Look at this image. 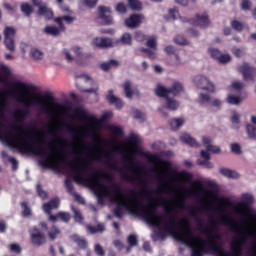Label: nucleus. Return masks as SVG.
<instances>
[{"label": "nucleus", "instance_id": "nucleus-1", "mask_svg": "<svg viewBox=\"0 0 256 256\" xmlns=\"http://www.w3.org/2000/svg\"><path fill=\"white\" fill-rule=\"evenodd\" d=\"M36 89L35 85L15 80L14 87L9 90L8 95L25 107H37L38 115H47L54 125L50 129V135L55 138L54 141L48 142V149H45L39 145L43 143V139L39 138L34 132L24 130L21 127H18L17 131V128L7 127L2 122H0V141H4L10 149H21L25 153H32V155L41 157L39 163L44 169L62 171L63 165H61L57 145L65 147L67 143L57 137V129H59L57 127V117L63 115L65 107L60 103H53V96L51 95H29V91H36ZM6 105L7 101L5 98H1L0 109L6 107Z\"/></svg>", "mask_w": 256, "mask_h": 256}, {"label": "nucleus", "instance_id": "nucleus-2", "mask_svg": "<svg viewBox=\"0 0 256 256\" xmlns=\"http://www.w3.org/2000/svg\"><path fill=\"white\" fill-rule=\"evenodd\" d=\"M75 117H77V119H80V121H88L89 124L82 125L80 128L75 127L71 124H66L64 126V129H66L68 133H73L75 137H85V135H91L94 141H96V143L98 144V147L97 149H95L87 144H82V149L89 150L87 152L83 150H78L77 148H73L71 153L72 155H75L76 158L74 161H69V163H76L77 160L88 161L89 167L87 169H84V176L87 179H92V177H95L99 181V177H101L102 179H106L107 181H113V177L107 172H97L91 176L87 174V171L91 169L90 161H103L104 159L105 165H107V167H109L113 171H119L124 181H127L128 183H137V185L147 187V181L143 179V171H141L139 166L135 165V161L133 159V153H135L134 151H132L130 155L125 156L126 161H128L129 163L127 169L132 171L133 174L123 172V170H121V167H119V164L116 161H113V156L111 152L105 151V149H103V146H101L103 143V139L101 138V135H99V132H97V125H99V119H97L95 115L89 113V111L83 108H78L75 110Z\"/></svg>", "mask_w": 256, "mask_h": 256}, {"label": "nucleus", "instance_id": "nucleus-3", "mask_svg": "<svg viewBox=\"0 0 256 256\" xmlns=\"http://www.w3.org/2000/svg\"><path fill=\"white\" fill-rule=\"evenodd\" d=\"M209 219L212 227L202 229V233L207 235L208 240L196 236L191 229L189 220L186 218L181 220V233H177L175 230L170 229V232L173 234V239L179 241V243H182L183 245H186V247H190V249H192L191 256H203V253H206L207 251H215L216 253H219V256H241L243 255V246L247 243L249 235L256 237L255 233L239 228V225H237L233 219L222 214L221 221L224 222L225 225H230L235 233H240V236L236 237L230 243V252H225L217 246V239H221V234L214 232L215 227H217V221H215L213 215H209Z\"/></svg>", "mask_w": 256, "mask_h": 256}, {"label": "nucleus", "instance_id": "nucleus-4", "mask_svg": "<svg viewBox=\"0 0 256 256\" xmlns=\"http://www.w3.org/2000/svg\"><path fill=\"white\" fill-rule=\"evenodd\" d=\"M68 167L73 173V180L78 183V185L87 183V185L91 187V189L95 192L99 205H103L105 203V197H109L113 203L122 205V207H124L126 211H129L131 215L141 217V201L139 200L135 190H129L132 197H125L123 196V193H121V186H119L117 183L111 182V187L114 189V191H111L110 187H107L96 177H85L84 171L85 169H89V161L87 160L68 162Z\"/></svg>", "mask_w": 256, "mask_h": 256}, {"label": "nucleus", "instance_id": "nucleus-5", "mask_svg": "<svg viewBox=\"0 0 256 256\" xmlns=\"http://www.w3.org/2000/svg\"><path fill=\"white\" fill-rule=\"evenodd\" d=\"M175 209H180V211L187 209L185 196L173 199L171 202L164 200L160 203H154L153 200H150V203L146 206H143V202H141L140 217H143L152 227H157L162 233H167L173 237L171 229H173L175 233H181L177 219L175 215H173Z\"/></svg>", "mask_w": 256, "mask_h": 256}, {"label": "nucleus", "instance_id": "nucleus-6", "mask_svg": "<svg viewBox=\"0 0 256 256\" xmlns=\"http://www.w3.org/2000/svg\"><path fill=\"white\" fill-rule=\"evenodd\" d=\"M193 82L199 89L208 91V93H215V85L207 77L203 75H197L194 77Z\"/></svg>", "mask_w": 256, "mask_h": 256}, {"label": "nucleus", "instance_id": "nucleus-7", "mask_svg": "<svg viewBox=\"0 0 256 256\" xmlns=\"http://www.w3.org/2000/svg\"><path fill=\"white\" fill-rule=\"evenodd\" d=\"M150 161L154 163V167L152 168V173H155L157 181H162L163 177L167 176V171H169V166H166V170H163L159 167V163L161 160L157 155H150Z\"/></svg>", "mask_w": 256, "mask_h": 256}, {"label": "nucleus", "instance_id": "nucleus-8", "mask_svg": "<svg viewBox=\"0 0 256 256\" xmlns=\"http://www.w3.org/2000/svg\"><path fill=\"white\" fill-rule=\"evenodd\" d=\"M4 44L8 51H15V30L13 27L4 29Z\"/></svg>", "mask_w": 256, "mask_h": 256}, {"label": "nucleus", "instance_id": "nucleus-9", "mask_svg": "<svg viewBox=\"0 0 256 256\" xmlns=\"http://www.w3.org/2000/svg\"><path fill=\"white\" fill-rule=\"evenodd\" d=\"M146 46L148 48H141V51L146 53L149 59H155L157 57V37L150 36L146 41Z\"/></svg>", "mask_w": 256, "mask_h": 256}, {"label": "nucleus", "instance_id": "nucleus-10", "mask_svg": "<svg viewBox=\"0 0 256 256\" xmlns=\"http://www.w3.org/2000/svg\"><path fill=\"white\" fill-rule=\"evenodd\" d=\"M59 205H61V200L59 198H54L50 202L43 205V211L46 213V215H49V221H52L55 223L57 221V217L51 214L52 209H59Z\"/></svg>", "mask_w": 256, "mask_h": 256}, {"label": "nucleus", "instance_id": "nucleus-11", "mask_svg": "<svg viewBox=\"0 0 256 256\" xmlns=\"http://www.w3.org/2000/svg\"><path fill=\"white\" fill-rule=\"evenodd\" d=\"M33 5L38 8V15L45 19H53V10L47 7L41 0H32Z\"/></svg>", "mask_w": 256, "mask_h": 256}, {"label": "nucleus", "instance_id": "nucleus-12", "mask_svg": "<svg viewBox=\"0 0 256 256\" xmlns=\"http://www.w3.org/2000/svg\"><path fill=\"white\" fill-rule=\"evenodd\" d=\"M30 237L33 245H36V247H41V245H45L47 242L45 235H43V233H41L37 227H33L30 230Z\"/></svg>", "mask_w": 256, "mask_h": 256}, {"label": "nucleus", "instance_id": "nucleus-13", "mask_svg": "<svg viewBox=\"0 0 256 256\" xmlns=\"http://www.w3.org/2000/svg\"><path fill=\"white\" fill-rule=\"evenodd\" d=\"M62 11H64L65 13H68V15L57 17L54 19V21L55 23H57L59 27H61V29L65 31V25L63 24V21H65V23L70 25V23H73V21H75V17L71 16L72 12L71 10H69V7H63Z\"/></svg>", "mask_w": 256, "mask_h": 256}, {"label": "nucleus", "instance_id": "nucleus-14", "mask_svg": "<svg viewBox=\"0 0 256 256\" xmlns=\"http://www.w3.org/2000/svg\"><path fill=\"white\" fill-rule=\"evenodd\" d=\"M143 19H145V16L143 14H133L129 18L125 20V25L129 29H135L143 23Z\"/></svg>", "mask_w": 256, "mask_h": 256}, {"label": "nucleus", "instance_id": "nucleus-15", "mask_svg": "<svg viewBox=\"0 0 256 256\" xmlns=\"http://www.w3.org/2000/svg\"><path fill=\"white\" fill-rule=\"evenodd\" d=\"M79 81L80 83H87V85H91L90 89L80 88V91H83V93H96L99 91V86H97V84L93 82V79H91V77L88 75H81L79 77Z\"/></svg>", "mask_w": 256, "mask_h": 256}, {"label": "nucleus", "instance_id": "nucleus-16", "mask_svg": "<svg viewBox=\"0 0 256 256\" xmlns=\"http://www.w3.org/2000/svg\"><path fill=\"white\" fill-rule=\"evenodd\" d=\"M92 45L98 49H109L113 47V40L107 37H96L93 39Z\"/></svg>", "mask_w": 256, "mask_h": 256}, {"label": "nucleus", "instance_id": "nucleus-17", "mask_svg": "<svg viewBox=\"0 0 256 256\" xmlns=\"http://www.w3.org/2000/svg\"><path fill=\"white\" fill-rule=\"evenodd\" d=\"M29 115L30 112L27 108H19L12 113V117L14 121H16V123H24V121H27V119H29Z\"/></svg>", "mask_w": 256, "mask_h": 256}, {"label": "nucleus", "instance_id": "nucleus-18", "mask_svg": "<svg viewBox=\"0 0 256 256\" xmlns=\"http://www.w3.org/2000/svg\"><path fill=\"white\" fill-rule=\"evenodd\" d=\"M99 17L106 23V25H111L113 23V18L111 17V8L100 6L98 7Z\"/></svg>", "mask_w": 256, "mask_h": 256}, {"label": "nucleus", "instance_id": "nucleus-19", "mask_svg": "<svg viewBox=\"0 0 256 256\" xmlns=\"http://www.w3.org/2000/svg\"><path fill=\"white\" fill-rule=\"evenodd\" d=\"M240 73H242L245 81H249V79H253L255 77L256 70L255 68L249 66L248 63H244L239 67Z\"/></svg>", "mask_w": 256, "mask_h": 256}, {"label": "nucleus", "instance_id": "nucleus-20", "mask_svg": "<svg viewBox=\"0 0 256 256\" xmlns=\"http://www.w3.org/2000/svg\"><path fill=\"white\" fill-rule=\"evenodd\" d=\"M220 203L221 204L219 206H217L216 208H212L211 204H205L203 209L205 211L214 209L215 211H220V213H224L225 209H227V207H231V201H229V200L221 199Z\"/></svg>", "mask_w": 256, "mask_h": 256}, {"label": "nucleus", "instance_id": "nucleus-21", "mask_svg": "<svg viewBox=\"0 0 256 256\" xmlns=\"http://www.w3.org/2000/svg\"><path fill=\"white\" fill-rule=\"evenodd\" d=\"M191 23L192 25H197L198 27L205 29V27H209V17L207 14L197 15L195 20H192Z\"/></svg>", "mask_w": 256, "mask_h": 256}, {"label": "nucleus", "instance_id": "nucleus-22", "mask_svg": "<svg viewBox=\"0 0 256 256\" xmlns=\"http://www.w3.org/2000/svg\"><path fill=\"white\" fill-rule=\"evenodd\" d=\"M202 144L207 149V151H209L210 153H220L221 152V148H219V146H215V145L211 144V138H209V137L204 136L202 138Z\"/></svg>", "mask_w": 256, "mask_h": 256}, {"label": "nucleus", "instance_id": "nucleus-23", "mask_svg": "<svg viewBox=\"0 0 256 256\" xmlns=\"http://www.w3.org/2000/svg\"><path fill=\"white\" fill-rule=\"evenodd\" d=\"M29 55L33 61H43L45 53L39 48H31Z\"/></svg>", "mask_w": 256, "mask_h": 256}, {"label": "nucleus", "instance_id": "nucleus-24", "mask_svg": "<svg viewBox=\"0 0 256 256\" xmlns=\"http://www.w3.org/2000/svg\"><path fill=\"white\" fill-rule=\"evenodd\" d=\"M65 31L63 28H61V26H46L44 28V33H46V35H52V37H57L59 35H61V32Z\"/></svg>", "mask_w": 256, "mask_h": 256}, {"label": "nucleus", "instance_id": "nucleus-25", "mask_svg": "<svg viewBox=\"0 0 256 256\" xmlns=\"http://www.w3.org/2000/svg\"><path fill=\"white\" fill-rule=\"evenodd\" d=\"M180 141L190 147H198L197 141L191 135L185 133L180 136Z\"/></svg>", "mask_w": 256, "mask_h": 256}, {"label": "nucleus", "instance_id": "nucleus-26", "mask_svg": "<svg viewBox=\"0 0 256 256\" xmlns=\"http://www.w3.org/2000/svg\"><path fill=\"white\" fill-rule=\"evenodd\" d=\"M107 99L109 103L115 105L117 109H121V107H123V101H121V99L117 96L113 95V90H109V95L107 96Z\"/></svg>", "mask_w": 256, "mask_h": 256}, {"label": "nucleus", "instance_id": "nucleus-27", "mask_svg": "<svg viewBox=\"0 0 256 256\" xmlns=\"http://www.w3.org/2000/svg\"><path fill=\"white\" fill-rule=\"evenodd\" d=\"M70 239L78 245L80 249H87V240L85 238H82L81 236L74 234L70 236Z\"/></svg>", "mask_w": 256, "mask_h": 256}, {"label": "nucleus", "instance_id": "nucleus-28", "mask_svg": "<svg viewBox=\"0 0 256 256\" xmlns=\"http://www.w3.org/2000/svg\"><path fill=\"white\" fill-rule=\"evenodd\" d=\"M155 94L158 96V97H165L166 100L169 99L171 97V92L169 89L161 86V85H158L155 89Z\"/></svg>", "mask_w": 256, "mask_h": 256}, {"label": "nucleus", "instance_id": "nucleus-29", "mask_svg": "<svg viewBox=\"0 0 256 256\" xmlns=\"http://www.w3.org/2000/svg\"><path fill=\"white\" fill-rule=\"evenodd\" d=\"M169 90H170V96L173 95V97H176V95L183 93L184 91L183 84L180 82H174L172 84V87Z\"/></svg>", "mask_w": 256, "mask_h": 256}, {"label": "nucleus", "instance_id": "nucleus-30", "mask_svg": "<svg viewBox=\"0 0 256 256\" xmlns=\"http://www.w3.org/2000/svg\"><path fill=\"white\" fill-rule=\"evenodd\" d=\"M1 71L3 76L0 75V83H7V79L13 77V72L7 66H2Z\"/></svg>", "mask_w": 256, "mask_h": 256}, {"label": "nucleus", "instance_id": "nucleus-31", "mask_svg": "<svg viewBox=\"0 0 256 256\" xmlns=\"http://www.w3.org/2000/svg\"><path fill=\"white\" fill-rule=\"evenodd\" d=\"M220 173L223 177H227L228 179H238L239 177V173L227 168H221Z\"/></svg>", "mask_w": 256, "mask_h": 256}, {"label": "nucleus", "instance_id": "nucleus-32", "mask_svg": "<svg viewBox=\"0 0 256 256\" xmlns=\"http://www.w3.org/2000/svg\"><path fill=\"white\" fill-rule=\"evenodd\" d=\"M164 53H166V55H175L176 57V62L175 65H181V61L179 60V55H177V50L171 46L168 45L164 48Z\"/></svg>", "mask_w": 256, "mask_h": 256}, {"label": "nucleus", "instance_id": "nucleus-33", "mask_svg": "<svg viewBox=\"0 0 256 256\" xmlns=\"http://www.w3.org/2000/svg\"><path fill=\"white\" fill-rule=\"evenodd\" d=\"M178 181L182 183H187L193 179V175L187 171H182L177 173Z\"/></svg>", "mask_w": 256, "mask_h": 256}, {"label": "nucleus", "instance_id": "nucleus-34", "mask_svg": "<svg viewBox=\"0 0 256 256\" xmlns=\"http://www.w3.org/2000/svg\"><path fill=\"white\" fill-rule=\"evenodd\" d=\"M185 120L183 118H176L170 121V127L173 131H177V129L183 127Z\"/></svg>", "mask_w": 256, "mask_h": 256}, {"label": "nucleus", "instance_id": "nucleus-35", "mask_svg": "<svg viewBox=\"0 0 256 256\" xmlns=\"http://www.w3.org/2000/svg\"><path fill=\"white\" fill-rule=\"evenodd\" d=\"M235 211L236 213L243 215V217H250L253 219V217H251V213H249V208L245 205L236 206Z\"/></svg>", "mask_w": 256, "mask_h": 256}, {"label": "nucleus", "instance_id": "nucleus-36", "mask_svg": "<svg viewBox=\"0 0 256 256\" xmlns=\"http://www.w3.org/2000/svg\"><path fill=\"white\" fill-rule=\"evenodd\" d=\"M133 84L130 81H126L124 83V93H125V97L127 99H132L133 97Z\"/></svg>", "mask_w": 256, "mask_h": 256}, {"label": "nucleus", "instance_id": "nucleus-37", "mask_svg": "<svg viewBox=\"0 0 256 256\" xmlns=\"http://www.w3.org/2000/svg\"><path fill=\"white\" fill-rule=\"evenodd\" d=\"M87 229L88 231H90L92 235H95V233H103V231H105V225L103 224H98L97 226L88 225Z\"/></svg>", "mask_w": 256, "mask_h": 256}, {"label": "nucleus", "instance_id": "nucleus-38", "mask_svg": "<svg viewBox=\"0 0 256 256\" xmlns=\"http://www.w3.org/2000/svg\"><path fill=\"white\" fill-rule=\"evenodd\" d=\"M199 105H207L211 103V96L207 93H200L198 97Z\"/></svg>", "mask_w": 256, "mask_h": 256}, {"label": "nucleus", "instance_id": "nucleus-39", "mask_svg": "<svg viewBox=\"0 0 256 256\" xmlns=\"http://www.w3.org/2000/svg\"><path fill=\"white\" fill-rule=\"evenodd\" d=\"M166 107L170 109V111H177L179 109V102H177L173 98H167L166 99Z\"/></svg>", "mask_w": 256, "mask_h": 256}, {"label": "nucleus", "instance_id": "nucleus-40", "mask_svg": "<svg viewBox=\"0 0 256 256\" xmlns=\"http://www.w3.org/2000/svg\"><path fill=\"white\" fill-rule=\"evenodd\" d=\"M59 235H61V230L57 226H53L48 232V237L51 239V241H55Z\"/></svg>", "mask_w": 256, "mask_h": 256}, {"label": "nucleus", "instance_id": "nucleus-41", "mask_svg": "<svg viewBox=\"0 0 256 256\" xmlns=\"http://www.w3.org/2000/svg\"><path fill=\"white\" fill-rule=\"evenodd\" d=\"M119 65V62L117 60H110L108 62H104L101 64V69L103 71H109L111 67H117Z\"/></svg>", "mask_w": 256, "mask_h": 256}, {"label": "nucleus", "instance_id": "nucleus-42", "mask_svg": "<svg viewBox=\"0 0 256 256\" xmlns=\"http://www.w3.org/2000/svg\"><path fill=\"white\" fill-rule=\"evenodd\" d=\"M128 5L133 11H141L142 4L139 0H128Z\"/></svg>", "mask_w": 256, "mask_h": 256}, {"label": "nucleus", "instance_id": "nucleus-43", "mask_svg": "<svg viewBox=\"0 0 256 256\" xmlns=\"http://www.w3.org/2000/svg\"><path fill=\"white\" fill-rule=\"evenodd\" d=\"M127 243L130 247H137L139 245V238L135 234L128 236Z\"/></svg>", "mask_w": 256, "mask_h": 256}, {"label": "nucleus", "instance_id": "nucleus-44", "mask_svg": "<svg viewBox=\"0 0 256 256\" xmlns=\"http://www.w3.org/2000/svg\"><path fill=\"white\" fill-rule=\"evenodd\" d=\"M227 103H229V105H240L241 98L235 95L229 94L227 97Z\"/></svg>", "mask_w": 256, "mask_h": 256}, {"label": "nucleus", "instance_id": "nucleus-45", "mask_svg": "<svg viewBox=\"0 0 256 256\" xmlns=\"http://www.w3.org/2000/svg\"><path fill=\"white\" fill-rule=\"evenodd\" d=\"M246 131L249 139H255L256 140V127L253 125H247Z\"/></svg>", "mask_w": 256, "mask_h": 256}, {"label": "nucleus", "instance_id": "nucleus-46", "mask_svg": "<svg viewBox=\"0 0 256 256\" xmlns=\"http://www.w3.org/2000/svg\"><path fill=\"white\" fill-rule=\"evenodd\" d=\"M120 43L122 45H131L132 43V38H131V34L129 33H124L121 38H120Z\"/></svg>", "mask_w": 256, "mask_h": 256}, {"label": "nucleus", "instance_id": "nucleus-47", "mask_svg": "<svg viewBox=\"0 0 256 256\" xmlns=\"http://www.w3.org/2000/svg\"><path fill=\"white\" fill-rule=\"evenodd\" d=\"M107 129L110 131V133H113V135H123V129H121L119 126L109 125L107 126Z\"/></svg>", "mask_w": 256, "mask_h": 256}, {"label": "nucleus", "instance_id": "nucleus-48", "mask_svg": "<svg viewBox=\"0 0 256 256\" xmlns=\"http://www.w3.org/2000/svg\"><path fill=\"white\" fill-rule=\"evenodd\" d=\"M21 11L26 15V17H29L31 13H33V7L29 4H22Z\"/></svg>", "mask_w": 256, "mask_h": 256}, {"label": "nucleus", "instance_id": "nucleus-49", "mask_svg": "<svg viewBox=\"0 0 256 256\" xmlns=\"http://www.w3.org/2000/svg\"><path fill=\"white\" fill-rule=\"evenodd\" d=\"M174 43L176 45H189V41L184 36L178 35L174 38Z\"/></svg>", "mask_w": 256, "mask_h": 256}, {"label": "nucleus", "instance_id": "nucleus-50", "mask_svg": "<svg viewBox=\"0 0 256 256\" xmlns=\"http://www.w3.org/2000/svg\"><path fill=\"white\" fill-rule=\"evenodd\" d=\"M71 210L74 213V221L77 223H81L83 221V216L81 215V212L75 208V206H71Z\"/></svg>", "mask_w": 256, "mask_h": 256}, {"label": "nucleus", "instance_id": "nucleus-51", "mask_svg": "<svg viewBox=\"0 0 256 256\" xmlns=\"http://www.w3.org/2000/svg\"><path fill=\"white\" fill-rule=\"evenodd\" d=\"M57 217H59L64 223H69V221H71V214L68 212H59Z\"/></svg>", "mask_w": 256, "mask_h": 256}, {"label": "nucleus", "instance_id": "nucleus-52", "mask_svg": "<svg viewBox=\"0 0 256 256\" xmlns=\"http://www.w3.org/2000/svg\"><path fill=\"white\" fill-rule=\"evenodd\" d=\"M208 53H209V55H210V57H212V59H218L219 58V56L221 55V51H219V49H217V48H212V47H210L209 49H208Z\"/></svg>", "mask_w": 256, "mask_h": 256}, {"label": "nucleus", "instance_id": "nucleus-53", "mask_svg": "<svg viewBox=\"0 0 256 256\" xmlns=\"http://www.w3.org/2000/svg\"><path fill=\"white\" fill-rule=\"evenodd\" d=\"M231 27L232 29H234L235 31H243V23H241L240 21L238 20H232L231 21Z\"/></svg>", "mask_w": 256, "mask_h": 256}, {"label": "nucleus", "instance_id": "nucleus-54", "mask_svg": "<svg viewBox=\"0 0 256 256\" xmlns=\"http://www.w3.org/2000/svg\"><path fill=\"white\" fill-rule=\"evenodd\" d=\"M218 63H229L231 61V56L229 54H220L218 58H216Z\"/></svg>", "mask_w": 256, "mask_h": 256}, {"label": "nucleus", "instance_id": "nucleus-55", "mask_svg": "<svg viewBox=\"0 0 256 256\" xmlns=\"http://www.w3.org/2000/svg\"><path fill=\"white\" fill-rule=\"evenodd\" d=\"M113 149L114 151H120V153H130V150L125 145L113 144Z\"/></svg>", "mask_w": 256, "mask_h": 256}, {"label": "nucleus", "instance_id": "nucleus-56", "mask_svg": "<svg viewBox=\"0 0 256 256\" xmlns=\"http://www.w3.org/2000/svg\"><path fill=\"white\" fill-rule=\"evenodd\" d=\"M65 187L67 191L70 193V195H73L74 193H76L75 188L73 187V183H71V180L69 178L65 180Z\"/></svg>", "mask_w": 256, "mask_h": 256}, {"label": "nucleus", "instance_id": "nucleus-57", "mask_svg": "<svg viewBox=\"0 0 256 256\" xmlns=\"http://www.w3.org/2000/svg\"><path fill=\"white\" fill-rule=\"evenodd\" d=\"M94 252L98 256H105V249L103 248V246H101V244L94 245Z\"/></svg>", "mask_w": 256, "mask_h": 256}, {"label": "nucleus", "instance_id": "nucleus-58", "mask_svg": "<svg viewBox=\"0 0 256 256\" xmlns=\"http://www.w3.org/2000/svg\"><path fill=\"white\" fill-rule=\"evenodd\" d=\"M118 206L114 209V215L115 217H117V219H121L123 217V208L121 207H125L121 204H117Z\"/></svg>", "mask_w": 256, "mask_h": 256}, {"label": "nucleus", "instance_id": "nucleus-59", "mask_svg": "<svg viewBox=\"0 0 256 256\" xmlns=\"http://www.w3.org/2000/svg\"><path fill=\"white\" fill-rule=\"evenodd\" d=\"M210 105L216 109H221V107H223V101H221L219 98H216L214 100H210Z\"/></svg>", "mask_w": 256, "mask_h": 256}, {"label": "nucleus", "instance_id": "nucleus-60", "mask_svg": "<svg viewBox=\"0 0 256 256\" xmlns=\"http://www.w3.org/2000/svg\"><path fill=\"white\" fill-rule=\"evenodd\" d=\"M22 214L24 217H29V215H31V208H29V206H27L26 202H22Z\"/></svg>", "mask_w": 256, "mask_h": 256}, {"label": "nucleus", "instance_id": "nucleus-61", "mask_svg": "<svg viewBox=\"0 0 256 256\" xmlns=\"http://www.w3.org/2000/svg\"><path fill=\"white\" fill-rule=\"evenodd\" d=\"M168 191L173 192L174 189L169 184H165L164 188H158L156 193L160 195L161 193H167Z\"/></svg>", "mask_w": 256, "mask_h": 256}, {"label": "nucleus", "instance_id": "nucleus-62", "mask_svg": "<svg viewBox=\"0 0 256 256\" xmlns=\"http://www.w3.org/2000/svg\"><path fill=\"white\" fill-rule=\"evenodd\" d=\"M231 151L232 153H235L236 155H241V145L239 143L231 144Z\"/></svg>", "mask_w": 256, "mask_h": 256}, {"label": "nucleus", "instance_id": "nucleus-63", "mask_svg": "<svg viewBox=\"0 0 256 256\" xmlns=\"http://www.w3.org/2000/svg\"><path fill=\"white\" fill-rule=\"evenodd\" d=\"M232 89H234V91H241V89H243L245 87V84H243V82H233L231 84Z\"/></svg>", "mask_w": 256, "mask_h": 256}, {"label": "nucleus", "instance_id": "nucleus-64", "mask_svg": "<svg viewBox=\"0 0 256 256\" xmlns=\"http://www.w3.org/2000/svg\"><path fill=\"white\" fill-rule=\"evenodd\" d=\"M138 143H139V136L137 134H132L130 136V145L132 147H137Z\"/></svg>", "mask_w": 256, "mask_h": 256}]
</instances>
